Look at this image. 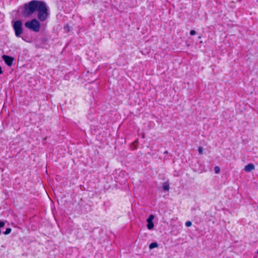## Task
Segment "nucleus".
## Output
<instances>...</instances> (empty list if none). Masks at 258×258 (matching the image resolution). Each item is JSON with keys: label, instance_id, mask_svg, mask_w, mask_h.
<instances>
[{"label": "nucleus", "instance_id": "14", "mask_svg": "<svg viewBox=\"0 0 258 258\" xmlns=\"http://www.w3.org/2000/svg\"><path fill=\"white\" fill-rule=\"evenodd\" d=\"M196 34V31L194 30H192L190 31V35L191 36L195 35Z\"/></svg>", "mask_w": 258, "mask_h": 258}, {"label": "nucleus", "instance_id": "11", "mask_svg": "<svg viewBox=\"0 0 258 258\" xmlns=\"http://www.w3.org/2000/svg\"><path fill=\"white\" fill-rule=\"evenodd\" d=\"M214 170L216 173H219L220 171V167L219 166H215L214 168Z\"/></svg>", "mask_w": 258, "mask_h": 258}, {"label": "nucleus", "instance_id": "7", "mask_svg": "<svg viewBox=\"0 0 258 258\" xmlns=\"http://www.w3.org/2000/svg\"><path fill=\"white\" fill-rule=\"evenodd\" d=\"M254 168H255V166H254V164H252V163H250V164H248L247 165L245 166L244 169L246 172H250L252 170L254 169Z\"/></svg>", "mask_w": 258, "mask_h": 258}, {"label": "nucleus", "instance_id": "18", "mask_svg": "<svg viewBox=\"0 0 258 258\" xmlns=\"http://www.w3.org/2000/svg\"><path fill=\"white\" fill-rule=\"evenodd\" d=\"M201 38V36L199 37V38Z\"/></svg>", "mask_w": 258, "mask_h": 258}, {"label": "nucleus", "instance_id": "2", "mask_svg": "<svg viewBox=\"0 0 258 258\" xmlns=\"http://www.w3.org/2000/svg\"><path fill=\"white\" fill-rule=\"evenodd\" d=\"M37 18L41 22L45 21L49 16L48 10L46 3L41 1L36 11Z\"/></svg>", "mask_w": 258, "mask_h": 258}, {"label": "nucleus", "instance_id": "4", "mask_svg": "<svg viewBox=\"0 0 258 258\" xmlns=\"http://www.w3.org/2000/svg\"><path fill=\"white\" fill-rule=\"evenodd\" d=\"M13 29L16 37H20L21 34L23 32L22 23L20 20L15 21L13 24Z\"/></svg>", "mask_w": 258, "mask_h": 258}, {"label": "nucleus", "instance_id": "1", "mask_svg": "<svg viewBox=\"0 0 258 258\" xmlns=\"http://www.w3.org/2000/svg\"><path fill=\"white\" fill-rule=\"evenodd\" d=\"M41 1L32 0L28 3H25L21 11L22 15L26 17H30L36 12Z\"/></svg>", "mask_w": 258, "mask_h": 258}, {"label": "nucleus", "instance_id": "3", "mask_svg": "<svg viewBox=\"0 0 258 258\" xmlns=\"http://www.w3.org/2000/svg\"><path fill=\"white\" fill-rule=\"evenodd\" d=\"M26 28L34 32H38L40 31L41 25L40 22L36 19H33L26 22L25 24Z\"/></svg>", "mask_w": 258, "mask_h": 258}, {"label": "nucleus", "instance_id": "12", "mask_svg": "<svg viewBox=\"0 0 258 258\" xmlns=\"http://www.w3.org/2000/svg\"><path fill=\"white\" fill-rule=\"evenodd\" d=\"M5 226V222H4L3 221H0V228H4Z\"/></svg>", "mask_w": 258, "mask_h": 258}, {"label": "nucleus", "instance_id": "6", "mask_svg": "<svg viewBox=\"0 0 258 258\" xmlns=\"http://www.w3.org/2000/svg\"><path fill=\"white\" fill-rule=\"evenodd\" d=\"M2 58L8 66L11 67L14 61V58L13 57L7 55H3Z\"/></svg>", "mask_w": 258, "mask_h": 258}, {"label": "nucleus", "instance_id": "8", "mask_svg": "<svg viewBox=\"0 0 258 258\" xmlns=\"http://www.w3.org/2000/svg\"><path fill=\"white\" fill-rule=\"evenodd\" d=\"M158 246V243L156 242H152L149 245V248L150 249H152L154 248L155 247H157Z\"/></svg>", "mask_w": 258, "mask_h": 258}, {"label": "nucleus", "instance_id": "10", "mask_svg": "<svg viewBox=\"0 0 258 258\" xmlns=\"http://www.w3.org/2000/svg\"><path fill=\"white\" fill-rule=\"evenodd\" d=\"M12 229L11 228H7L5 231L3 232L5 235L9 234L11 233Z\"/></svg>", "mask_w": 258, "mask_h": 258}, {"label": "nucleus", "instance_id": "15", "mask_svg": "<svg viewBox=\"0 0 258 258\" xmlns=\"http://www.w3.org/2000/svg\"><path fill=\"white\" fill-rule=\"evenodd\" d=\"M198 152L200 154H203V148L201 147H199L198 149Z\"/></svg>", "mask_w": 258, "mask_h": 258}, {"label": "nucleus", "instance_id": "16", "mask_svg": "<svg viewBox=\"0 0 258 258\" xmlns=\"http://www.w3.org/2000/svg\"><path fill=\"white\" fill-rule=\"evenodd\" d=\"M3 73L2 67L0 66V75Z\"/></svg>", "mask_w": 258, "mask_h": 258}, {"label": "nucleus", "instance_id": "13", "mask_svg": "<svg viewBox=\"0 0 258 258\" xmlns=\"http://www.w3.org/2000/svg\"><path fill=\"white\" fill-rule=\"evenodd\" d=\"M191 222L189 221H187L185 222V226L186 227H190L191 225Z\"/></svg>", "mask_w": 258, "mask_h": 258}, {"label": "nucleus", "instance_id": "17", "mask_svg": "<svg viewBox=\"0 0 258 258\" xmlns=\"http://www.w3.org/2000/svg\"><path fill=\"white\" fill-rule=\"evenodd\" d=\"M164 153V154H168V151H165Z\"/></svg>", "mask_w": 258, "mask_h": 258}, {"label": "nucleus", "instance_id": "5", "mask_svg": "<svg viewBox=\"0 0 258 258\" xmlns=\"http://www.w3.org/2000/svg\"><path fill=\"white\" fill-rule=\"evenodd\" d=\"M154 218H155L154 216L153 215L151 214L149 216V217L147 219V227L149 230L153 229L154 227V224L153 222V220L154 219Z\"/></svg>", "mask_w": 258, "mask_h": 258}, {"label": "nucleus", "instance_id": "9", "mask_svg": "<svg viewBox=\"0 0 258 258\" xmlns=\"http://www.w3.org/2000/svg\"><path fill=\"white\" fill-rule=\"evenodd\" d=\"M163 189L165 191H168L169 189V185L167 183H164L163 184Z\"/></svg>", "mask_w": 258, "mask_h": 258}]
</instances>
